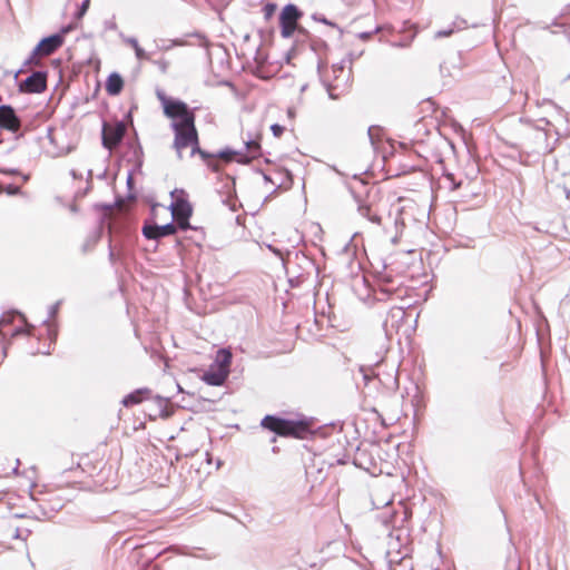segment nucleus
<instances>
[{"mask_svg": "<svg viewBox=\"0 0 570 570\" xmlns=\"http://www.w3.org/2000/svg\"><path fill=\"white\" fill-rule=\"evenodd\" d=\"M83 464H85V463L79 462V463H78V466L82 469V465H83Z\"/></svg>", "mask_w": 570, "mask_h": 570, "instance_id": "nucleus-52", "label": "nucleus"}, {"mask_svg": "<svg viewBox=\"0 0 570 570\" xmlns=\"http://www.w3.org/2000/svg\"><path fill=\"white\" fill-rule=\"evenodd\" d=\"M358 213L374 224H381V216L372 210L368 205H360Z\"/></svg>", "mask_w": 570, "mask_h": 570, "instance_id": "nucleus-21", "label": "nucleus"}, {"mask_svg": "<svg viewBox=\"0 0 570 570\" xmlns=\"http://www.w3.org/2000/svg\"><path fill=\"white\" fill-rule=\"evenodd\" d=\"M308 43L311 50L314 51L318 57L317 69L321 71V69L326 66V62L323 61L322 56L327 51L328 45L325 40L316 36L309 38Z\"/></svg>", "mask_w": 570, "mask_h": 570, "instance_id": "nucleus-15", "label": "nucleus"}, {"mask_svg": "<svg viewBox=\"0 0 570 570\" xmlns=\"http://www.w3.org/2000/svg\"><path fill=\"white\" fill-rule=\"evenodd\" d=\"M296 32L298 35H301L302 37H304L307 41H309V38L313 37V35L306 28H304L301 24H298V29L296 30Z\"/></svg>", "mask_w": 570, "mask_h": 570, "instance_id": "nucleus-32", "label": "nucleus"}, {"mask_svg": "<svg viewBox=\"0 0 570 570\" xmlns=\"http://www.w3.org/2000/svg\"><path fill=\"white\" fill-rule=\"evenodd\" d=\"M189 147H191V156L198 155L212 171L218 173L220 170L219 163L213 161V154L200 148L198 138Z\"/></svg>", "mask_w": 570, "mask_h": 570, "instance_id": "nucleus-13", "label": "nucleus"}, {"mask_svg": "<svg viewBox=\"0 0 570 570\" xmlns=\"http://www.w3.org/2000/svg\"><path fill=\"white\" fill-rule=\"evenodd\" d=\"M35 523L29 518H12L6 521L0 530L3 543L11 544L14 540L26 542L32 533L31 525Z\"/></svg>", "mask_w": 570, "mask_h": 570, "instance_id": "nucleus-3", "label": "nucleus"}, {"mask_svg": "<svg viewBox=\"0 0 570 570\" xmlns=\"http://www.w3.org/2000/svg\"><path fill=\"white\" fill-rule=\"evenodd\" d=\"M122 159L132 165L134 170H141L144 164V151L138 140L137 132L124 144Z\"/></svg>", "mask_w": 570, "mask_h": 570, "instance_id": "nucleus-11", "label": "nucleus"}, {"mask_svg": "<svg viewBox=\"0 0 570 570\" xmlns=\"http://www.w3.org/2000/svg\"><path fill=\"white\" fill-rule=\"evenodd\" d=\"M444 179L449 183L448 188L452 191L460 189L463 183L462 180H456L451 173L445 174Z\"/></svg>", "mask_w": 570, "mask_h": 570, "instance_id": "nucleus-26", "label": "nucleus"}, {"mask_svg": "<svg viewBox=\"0 0 570 570\" xmlns=\"http://www.w3.org/2000/svg\"><path fill=\"white\" fill-rule=\"evenodd\" d=\"M244 144L247 153L250 155V158H257L261 156V142L258 140L248 138Z\"/></svg>", "mask_w": 570, "mask_h": 570, "instance_id": "nucleus-23", "label": "nucleus"}, {"mask_svg": "<svg viewBox=\"0 0 570 570\" xmlns=\"http://www.w3.org/2000/svg\"><path fill=\"white\" fill-rule=\"evenodd\" d=\"M232 358L233 355L229 350H218L214 363L202 375V380L208 385H223L229 375Z\"/></svg>", "mask_w": 570, "mask_h": 570, "instance_id": "nucleus-2", "label": "nucleus"}, {"mask_svg": "<svg viewBox=\"0 0 570 570\" xmlns=\"http://www.w3.org/2000/svg\"><path fill=\"white\" fill-rule=\"evenodd\" d=\"M264 180H265V181H271L272 184H274V185H275V183H274V181L271 179V177H269L268 175H266V174H264Z\"/></svg>", "mask_w": 570, "mask_h": 570, "instance_id": "nucleus-46", "label": "nucleus"}, {"mask_svg": "<svg viewBox=\"0 0 570 570\" xmlns=\"http://www.w3.org/2000/svg\"><path fill=\"white\" fill-rule=\"evenodd\" d=\"M271 130L275 137H281L285 130V127L279 124H273Z\"/></svg>", "mask_w": 570, "mask_h": 570, "instance_id": "nucleus-31", "label": "nucleus"}, {"mask_svg": "<svg viewBox=\"0 0 570 570\" xmlns=\"http://www.w3.org/2000/svg\"><path fill=\"white\" fill-rule=\"evenodd\" d=\"M22 88L28 92H41L46 89V77L41 72H33L22 83Z\"/></svg>", "mask_w": 570, "mask_h": 570, "instance_id": "nucleus-14", "label": "nucleus"}, {"mask_svg": "<svg viewBox=\"0 0 570 570\" xmlns=\"http://www.w3.org/2000/svg\"><path fill=\"white\" fill-rule=\"evenodd\" d=\"M147 393H148L147 391L137 390V391L128 394L122 400L124 406L129 407V406H132V405L141 403L145 400V395Z\"/></svg>", "mask_w": 570, "mask_h": 570, "instance_id": "nucleus-18", "label": "nucleus"}, {"mask_svg": "<svg viewBox=\"0 0 570 570\" xmlns=\"http://www.w3.org/2000/svg\"><path fill=\"white\" fill-rule=\"evenodd\" d=\"M391 244L392 245H396L397 244V236L396 235L391 238Z\"/></svg>", "mask_w": 570, "mask_h": 570, "instance_id": "nucleus-47", "label": "nucleus"}, {"mask_svg": "<svg viewBox=\"0 0 570 570\" xmlns=\"http://www.w3.org/2000/svg\"><path fill=\"white\" fill-rule=\"evenodd\" d=\"M161 210L165 213L170 212L171 220L179 229L186 230L190 228L189 219L193 215V208L188 200H177L176 203H171L169 207L161 206Z\"/></svg>", "mask_w": 570, "mask_h": 570, "instance_id": "nucleus-9", "label": "nucleus"}, {"mask_svg": "<svg viewBox=\"0 0 570 570\" xmlns=\"http://www.w3.org/2000/svg\"><path fill=\"white\" fill-rule=\"evenodd\" d=\"M267 249L273 250V249H276V248H275V247H273V246H271V245H268V246H267Z\"/></svg>", "mask_w": 570, "mask_h": 570, "instance_id": "nucleus-50", "label": "nucleus"}, {"mask_svg": "<svg viewBox=\"0 0 570 570\" xmlns=\"http://www.w3.org/2000/svg\"><path fill=\"white\" fill-rule=\"evenodd\" d=\"M358 213L374 224H381V216L372 210L368 205H360Z\"/></svg>", "mask_w": 570, "mask_h": 570, "instance_id": "nucleus-22", "label": "nucleus"}, {"mask_svg": "<svg viewBox=\"0 0 570 570\" xmlns=\"http://www.w3.org/2000/svg\"><path fill=\"white\" fill-rule=\"evenodd\" d=\"M250 159L248 156H243L242 159L239 160V163H248Z\"/></svg>", "mask_w": 570, "mask_h": 570, "instance_id": "nucleus-44", "label": "nucleus"}, {"mask_svg": "<svg viewBox=\"0 0 570 570\" xmlns=\"http://www.w3.org/2000/svg\"><path fill=\"white\" fill-rule=\"evenodd\" d=\"M127 134V124L125 120L115 119L112 121H102L101 128V144L108 149L120 146Z\"/></svg>", "mask_w": 570, "mask_h": 570, "instance_id": "nucleus-5", "label": "nucleus"}, {"mask_svg": "<svg viewBox=\"0 0 570 570\" xmlns=\"http://www.w3.org/2000/svg\"><path fill=\"white\" fill-rule=\"evenodd\" d=\"M171 128L175 132L174 147L177 151V156L181 159V150L189 147L198 137L195 121L191 125L188 122L171 124Z\"/></svg>", "mask_w": 570, "mask_h": 570, "instance_id": "nucleus-7", "label": "nucleus"}, {"mask_svg": "<svg viewBox=\"0 0 570 570\" xmlns=\"http://www.w3.org/2000/svg\"><path fill=\"white\" fill-rule=\"evenodd\" d=\"M141 170H134V168L129 169L128 170V175H127V187H128V190L131 193L135 188V180H134V174L135 173H140Z\"/></svg>", "mask_w": 570, "mask_h": 570, "instance_id": "nucleus-28", "label": "nucleus"}, {"mask_svg": "<svg viewBox=\"0 0 570 570\" xmlns=\"http://www.w3.org/2000/svg\"><path fill=\"white\" fill-rule=\"evenodd\" d=\"M303 17V11L294 3H287L283 7L278 16L281 36L289 39L298 29V22Z\"/></svg>", "mask_w": 570, "mask_h": 570, "instance_id": "nucleus-6", "label": "nucleus"}, {"mask_svg": "<svg viewBox=\"0 0 570 570\" xmlns=\"http://www.w3.org/2000/svg\"><path fill=\"white\" fill-rule=\"evenodd\" d=\"M135 56L138 60H149L150 55L145 51L140 46L135 49Z\"/></svg>", "mask_w": 570, "mask_h": 570, "instance_id": "nucleus-30", "label": "nucleus"}, {"mask_svg": "<svg viewBox=\"0 0 570 570\" xmlns=\"http://www.w3.org/2000/svg\"><path fill=\"white\" fill-rule=\"evenodd\" d=\"M463 28H465V21L462 19H456L452 22L451 27L435 32L434 38L439 39V38H443V37H450L455 31L462 30Z\"/></svg>", "mask_w": 570, "mask_h": 570, "instance_id": "nucleus-17", "label": "nucleus"}, {"mask_svg": "<svg viewBox=\"0 0 570 570\" xmlns=\"http://www.w3.org/2000/svg\"><path fill=\"white\" fill-rule=\"evenodd\" d=\"M126 43H128L134 50L139 47L138 40L134 37H129L126 40Z\"/></svg>", "mask_w": 570, "mask_h": 570, "instance_id": "nucleus-37", "label": "nucleus"}, {"mask_svg": "<svg viewBox=\"0 0 570 570\" xmlns=\"http://www.w3.org/2000/svg\"><path fill=\"white\" fill-rule=\"evenodd\" d=\"M345 61H346V60H343L341 63L333 65V71H334V72L343 71V69H344V65H345Z\"/></svg>", "mask_w": 570, "mask_h": 570, "instance_id": "nucleus-40", "label": "nucleus"}, {"mask_svg": "<svg viewBox=\"0 0 570 570\" xmlns=\"http://www.w3.org/2000/svg\"><path fill=\"white\" fill-rule=\"evenodd\" d=\"M312 19L316 22H321V23H324L326 26H330L332 28H336L338 30L340 33H342V29L340 28V26L337 23H335L334 21L332 20H328L324 14L322 13H318V12H315L312 14Z\"/></svg>", "mask_w": 570, "mask_h": 570, "instance_id": "nucleus-25", "label": "nucleus"}, {"mask_svg": "<svg viewBox=\"0 0 570 570\" xmlns=\"http://www.w3.org/2000/svg\"><path fill=\"white\" fill-rule=\"evenodd\" d=\"M277 253L279 254L281 259H283V261H284V259H285V257H284V255H283V252H277Z\"/></svg>", "mask_w": 570, "mask_h": 570, "instance_id": "nucleus-49", "label": "nucleus"}, {"mask_svg": "<svg viewBox=\"0 0 570 570\" xmlns=\"http://www.w3.org/2000/svg\"><path fill=\"white\" fill-rule=\"evenodd\" d=\"M236 155H242V153L238 150H235L230 147H225V148L220 149L219 151L213 154V161H217L216 159L220 158L228 163L232 160V157L236 156Z\"/></svg>", "mask_w": 570, "mask_h": 570, "instance_id": "nucleus-20", "label": "nucleus"}, {"mask_svg": "<svg viewBox=\"0 0 570 570\" xmlns=\"http://www.w3.org/2000/svg\"><path fill=\"white\" fill-rule=\"evenodd\" d=\"M255 61L258 66H264L267 61V58L261 53L259 48L256 51Z\"/></svg>", "mask_w": 570, "mask_h": 570, "instance_id": "nucleus-36", "label": "nucleus"}, {"mask_svg": "<svg viewBox=\"0 0 570 570\" xmlns=\"http://www.w3.org/2000/svg\"><path fill=\"white\" fill-rule=\"evenodd\" d=\"M63 43L62 35H53L42 39L38 46L33 49L27 63L29 66H38L41 58L50 56Z\"/></svg>", "mask_w": 570, "mask_h": 570, "instance_id": "nucleus-10", "label": "nucleus"}, {"mask_svg": "<svg viewBox=\"0 0 570 570\" xmlns=\"http://www.w3.org/2000/svg\"><path fill=\"white\" fill-rule=\"evenodd\" d=\"M326 91L328 94V97L333 100H336L338 98V95L335 94V87L332 86L328 82H325Z\"/></svg>", "mask_w": 570, "mask_h": 570, "instance_id": "nucleus-34", "label": "nucleus"}, {"mask_svg": "<svg viewBox=\"0 0 570 570\" xmlns=\"http://www.w3.org/2000/svg\"><path fill=\"white\" fill-rule=\"evenodd\" d=\"M90 6V0H82L78 6L77 11L73 12V29L77 27L76 20H80L88 11Z\"/></svg>", "mask_w": 570, "mask_h": 570, "instance_id": "nucleus-24", "label": "nucleus"}, {"mask_svg": "<svg viewBox=\"0 0 570 570\" xmlns=\"http://www.w3.org/2000/svg\"><path fill=\"white\" fill-rule=\"evenodd\" d=\"M277 10V4L275 2H266L264 6H263V13H264V18L266 20H269L276 12Z\"/></svg>", "mask_w": 570, "mask_h": 570, "instance_id": "nucleus-27", "label": "nucleus"}, {"mask_svg": "<svg viewBox=\"0 0 570 570\" xmlns=\"http://www.w3.org/2000/svg\"><path fill=\"white\" fill-rule=\"evenodd\" d=\"M125 118H126L127 120H129L130 122L132 121L130 111L126 115V117H125Z\"/></svg>", "mask_w": 570, "mask_h": 570, "instance_id": "nucleus-48", "label": "nucleus"}, {"mask_svg": "<svg viewBox=\"0 0 570 570\" xmlns=\"http://www.w3.org/2000/svg\"><path fill=\"white\" fill-rule=\"evenodd\" d=\"M380 129H381V128H380L379 126H371V127L368 128V130H367V135H368V138H370V140H371L372 145H374V144H375V141H376V138H375V134H374V132H375V131H379Z\"/></svg>", "mask_w": 570, "mask_h": 570, "instance_id": "nucleus-33", "label": "nucleus"}, {"mask_svg": "<svg viewBox=\"0 0 570 570\" xmlns=\"http://www.w3.org/2000/svg\"><path fill=\"white\" fill-rule=\"evenodd\" d=\"M351 245H352V239H351L348 243H346V244L343 246V248H342V249H344V250L351 249Z\"/></svg>", "mask_w": 570, "mask_h": 570, "instance_id": "nucleus-43", "label": "nucleus"}, {"mask_svg": "<svg viewBox=\"0 0 570 570\" xmlns=\"http://www.w3.org/2000/svg\"><path fill=\"white\" fill-rule=\"evenodd\" d=\"M70 29V27H67L66 29L62 30L63 33L68 32V30Z\"/></svg>", "mask_w": 570, "mask_h": 570, "instance_id": "nucleus-51", "label": "nucleus"}, {"mask_svg": "<svg viewBox=\"0 0 570 570\" xmlns=\"http://www.w3.org/2000/svg\"><path fill=\"white\" fill-rule=\"evenodd\" d=\"M157 97L161 102L163 109L165 108V105H167V102L173 99V97L166 96V94L160 90L157 91Z\"/></svg>", "mask_w": 570, "mask_h": 570, "instance_id": "nucleus-35", "label": "nucleus"}, {"mask_svg": "<svg viewBox=\"0 0 570 570\" xmlns=\"http://www.w3.org/2000/svg\"><path fill=\"white\" fill-rule=\"evenodd\" d=\"M134 238V236L127 235L126 240L124 243H118L116 240V236L108 234V249H127L129 246H131Z\"/></svg>", "mask_w": 570, "mask_h": 570, "instance_id": "nucleus-19", "label": "nucleus"}, {"mask_svg": "<svg viewBox=\"0 0 570 570\" xmlns=\"http://www.w3.org/2000/svg\"><path fill=\"white\" fill-rule=\"evenodd\" d=\"M124 79L120 73L111 72L105 85V89L109 96H118L124 89Z\"/></svg>", "mask_w": 570, "mask_h": 570, "instance_id": "nucleus-16", "label": "nucleus"}, {"mask_svg": "<svg viewBox=\"0 0 570 570\" xmlns=\"http://www.w3.org/2000/svg\"><path fill=\"white\" fill-rule=\"evenodd\" d=\"M21 122L11 106H0V127L10 131H18Z\"/></svg>", "mask_w": 570, "mask_h": 570, "instance_id": "nucleus-12", "label": "nucleus"}, {"mask_svg": "<svg viewBox=\"0 0 570 570\" xmlns=\"http://www.w3.org/2000/svg\"><path fill=\"white\" fill-rule=\"evenodd\" d=\"M261 426L283 438L305 439L311 432V422L306 420H286L275 415H266Z\"/></svg>", "mask_w": 570, "mask_h": 570, "instance_id": "nucleus-1", "label": "nucleus"}, {"mask_svg": "<svg viewBox=\"0 0 570 570\" xmlns=\"http://www.w3.org/2000/svg\"><path fill=\"white\" fill-rule=\"evenodd\" d=\"M161 209V205L159 204H153L150 213H151V219L145 222L142 226V235L147 239H160L164 237H167L169 235H174L179 227L173 222H168L165 224H157L155 219L158 217V212Z\"/></svg>", "mask_w": 570, "mask_h": 570, "instance_id": "nucleus-4", "label": "nucleus"}, {"mask_svg": "<svg viewBox=\"0 0 570 570\" xmlns=\"http://www.w3.org/2000/svg\"><path fill=\"white\" fill-rule=\"evenodd\" d=\"M6 191L10 195H16L20 191V187L18 186H13V185H9L7 188H6Z\"/></svg>", "mask_w": 570, "mask_h": 570, "instance_id": "nucleus-39", "label": "nucleus"}, {"mask_svg": "<svg viewBox=\"0 0 570 570\" xmlns=\"http://www.w3.org/2000/svg\"><path fill=\"white\" fill-rule=\"evenodd\" d=\"M0 173L10 175V176L19 174V171L17 169H0Z\"/></svg>", "mask_w": 570, "mask_h": 570, "instance_id": "nucleus-41", "label": "nucleus"}, {"mask_svg": "<svg viewBox=\"0 0 570 570\" xmlns=\"http://www.w3.org/2000/svg\"><path fill=\"white\" fill-rule=\"evenodd\" d=\"M379 30L380 28L375 27L374 30L360 32L357 33V38L361 39L362 41H368L370 39H372L373 35L379 32Z\"/></svg>", "mask_w": 570, "mask_h": 570, "instance_id": "nucleus-29", "label": "nucleus"}, {"mask_svg": "<svg viewBox=\"0 0 570 570\" xmlns=\"http://www.w3.org/2000/svg\"><path fill=\"white\" fill-rule=\"evenodd\" d=\"M31 327H32V326L27 325V327H26L24 330H17V331L14 332V335H16V334H30V328H31Z\"/></svg>", "mask_w": 570, "mask_h": 570, "instance_id": "nucleus-42", "label": "nucleus"}, {"mask_svg": "<svg viewBox=\"0 0 570 570\" xmlns=\"http://www.w3.org/2000/svg\"><path fill=\"white\" fill-rule=\"evenodd\" d=\"M164 114L167 118L174 120L171 124L183 125V122H188L191 125V121L196 119L194 109H190L186 102L177 98H173L165 105Z\"/></svg>", "mask_w": 570, "mask_h": 570, "instance_id": "nucleus-8", "label": "nucleus"}, {"mask_svg": "<svg viewBox=\"0 0 570 570\" xmlns=\"http://www.w3.org/2000/svg\"><path fill=\"white\" fill-rule=\"evenodd\" d=\"M287 115H288V117H294V115H295L294 109L293 108H288Z\"/></svg>", "mask_w": 570, "mask_h": 570, "instance_id": "nucleus-45", "label": "nucleus"}, {"mask_svg": "<svg viewBox=\"0 0 570 570\" xmlns=\"http://www.w3.org/2000/svg\"><path fill=\"white\" fill-rule=\"evenodd\" d=\"M363 55V51H360L358 53L350 52L347 56V61L350 65L353 63L354 60L358 59Z\"/></svg>", "mask_w": 570, "mask_h": 570, "instance_id": "nucleus-38", "label": "nucleus"}]
</instances>
